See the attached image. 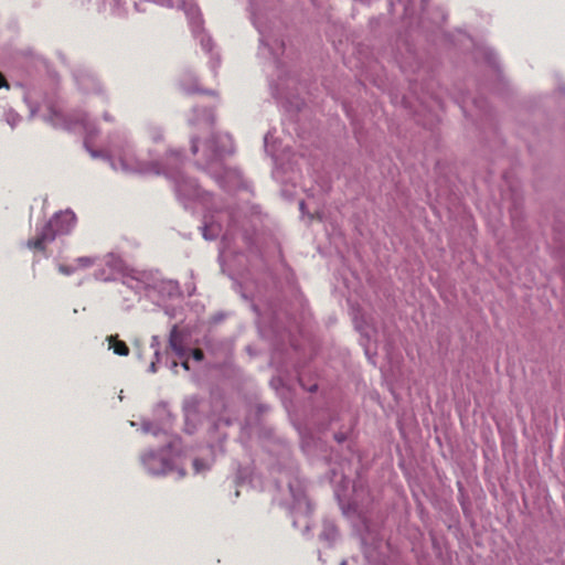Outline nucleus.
Returning a JSON list of instances; mask_svg holds the SVG:
<instances>
[{
    "label": "nucleus",
    "instance_id": "obj_12",
    "mask_svg": "<svg viewBox=\"0 0 565 565\" xmlns=\"http://www.w3.org/2000/svg\"><path fill=\"white\" fill-rule=\"evenodd\" d=\"M299 207H300L301 212H303V211H305V202H303V201H301V202L299 203Z\"/></svg>",
    "mask_w": 565,
    "mask_h": 565
},
{
    "label": "nucleus",
    "instance_id": "obj_1",
    "mask_svg": "<svg viewBox=\"0 0 565 565\" xmlns=\"http://www.w3.org/2000/svg\"><path fill=\"white\" fill-rule=\"evenodd\" d=\"M76 224V216L72 211L56 213L38 233L34 238L26 242L30 249L44 252L46 244L53 242L58 235H67Z\"/></svg>",
    "mask_w": 565,
    "mask_h": 565
},
{
    "label": "nucleus",
    "instance_id": "obj_9",
    "mask_svg": "<svg viewBox=\"0 0 565 565\" xmlns=\"http://www.w3.org/2000/svg\"><path fill=\"white\" fill-rule=\"evenodd\" d=\"M156 460V456L154 455H150L148 457L145 458V463L147 466H149V468L152 470V467H151V461Z\"/></svg>",
    "mask_w": 565,
    "mask_h": 565
},
{
    "label": "nucleus",
    "instance_id": "obj_11",
    "mask_svg": "<svg viewBox=\"0 0 565 565\" xmlns=\"http://www.w3.org/2000/svg\"><path fill=\"white\" fill-rule=\"evenodd\" d=\"M157 472L166 473L167 472V462H162V468L160 470H158Z\"/></svg>",
    "mask_w": 565,
    "mask_h": 565
},
{
    "label": "nucleus",
    "instance_id": "obj_5",
    "mask_svg": "<svg viewBox=\"0 0 565 565\" xmlns=\"http://www.w3.org/2000/svg\"><path fill=\"white\" fill-rule=\"evenodd\" d=\"M57 270L62 275L70 276V275H73L77 270V267L75 265L60 264L57 266Z\"/></svg>",
    "mask_w": 565,
    "mask_h": 565
},
{
    "label": "nucleus",
    "instance_id": "obj_3",
    "mask_svg": "<svg viewBox=\"0 0 565 565\" xmlns=\"http://www.w3.org/2000/svg\"><path fill=\"white\" fill-rule=\"evenodd\" d=\"M107 341L109 343V349H111L115 354L120 356H127L129 354L130 350L128 345L126 342L119 340L117 335H109Z\"/></svg>",
    "mask_w": 565,
    "mask_h": 565
},
{
    "label": "nucleus",
    "instance_id": "obj_6",
    "mask_svg": "<svg viewBox=\"0 0 565 565\" xmlns=\"http://www.w3.org/2000/svg\"><path fill=\"white\" fill-rule=\"evenodd\" d=\"M193 468L195 472H202L205 471L209 467L205 465V462L202 459H194L193 460Z\"/></svg>",
    "mask_w": 565,
    "mask_h": 565
},
{
    "label": "nucleus",
    "instance_id": "obj_10",
    "mask_svg": "<svg viewBox=\"0 0 565 565\" xmlns=\"http://www.w3.org/2000/svg\"><path fill=\"white\" fill-rule=\"evenodd\" d=\"M182 367L186 371H189V361L188 360H184L182 363H181Z\"/></svg>",
    "mask_w": 565,
    "mask_h": 565
},
{
    "label": "nucleus",
    "instance_id": "obj_4",
    "mask_svg": "<svg viewBox=\"0 0 565 565\" xmlns=\"http://www.w3.org/2000/svg\"><path fill=\"white\" fill-rule=\"evenodd\" d=\"M95 264V258L88 256H82L75 259V266L79 268H89Z\"/></svg>",
    "mask_w": 565,
    "mask_h": 565
},
{
    "label": "nucleus",
    "instance_id": "obj_7",
    "mask_svg": "<svg viewBox=\"0 0 565 565\" xmlns=\"http://www.w3.org/2000/svg\"><path fill=\"white\" fill-rule=\"evenodd\" d=\"M192 356L195 361H202L204 358V353L201 349H194L192 351Z\"/></svg>",
    "mask_w": 565,
    "mask_h": 565
},
{
    "label": "nucleus",
    "instance_id": "obj_8",
    "mask_svg": "<svg viewBox=\"0 0 565 565\" xmlns=\"http://www.w3.org/2000/svg\"><path fill=\"white\" fill-rule=\"evenodd\" d=\"M2 87L9 88V84L6 79V77L3 76V74L0 72V88H2Z\"/></svg>",
    "mask_w": 565,
    "mask_h": 565
},
{
    "label": "nucleus",
    "instance_id": "obj_2",
    "mask_svg": "<svg viewBox=\"0 0 565 565\" xmlns=\"http://www.w3.org/2000/svg\"><path fill=\"white\" fill-rule=\"evenodd\" d=\"M169 345L179 358L185 356V349L183 347L182 337L178 333L174 327L169 337Z\"/></svg>",
    "mask_w": 565,
    "mask_h": 565
}]
</instances>
